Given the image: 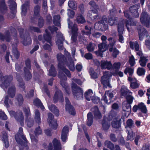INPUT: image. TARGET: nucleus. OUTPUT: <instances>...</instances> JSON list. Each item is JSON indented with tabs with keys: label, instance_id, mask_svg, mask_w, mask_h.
<instances>
[{
	"label": "nucleus",
	"instance_id": "nucleus-9",
	"mask_svg": "<svg viewBox=\"0 0 150 150\" xmlns=\"http://www.w3.org/2000/svg\"><path fill=\"white\" fill-rule=\"evenodd\" d=\"M132 110L134 112H136L137 110L140 111L144 114H146L147 112L146 105L142 102L139 103L137 105H134L133 107Z\"/></svg>",
	"mask_w": 150,
	"mask_h": 150
},
{
	"label": "nucleus",
	"instance_id": "nucleus-25",
	"mask_svg": "<svg viewBox=\"0 0 150 150\" xmlns=\"http://www.w3.org/2000/svg\"><path fill=\"white\" fill-rule=\"evenodd\" d=\"M137 22L134 20L132 18L129 19V20L126 19L125 21V26L127 30L129 32L130 30L129 26H135L136 25Z\"/></svg>",
	"mask_w": 150,
	"mask_h": 150
},
{
	"label": "nucleus",
	"instance_id": "nucleus-28",
	"mask_svg": "<svg viewBox=\"0 0 150 150\" xmlns=\"http://www.w3.org/2000/svg\"><path fill=\"white\" fill-rule=\"evenodd\" d=\"M108 96L109 98V102H108V100L107 99V98L105 94L101 98V100H103L105 103L109 104L111 102L112 98L114 97V95L112 93H110L108 94Z\"/></svg>",
	"mask_w": 150,
	"mask_h": 150
},
{
	"label": "nucleus",
	"instance_id": "nucleus-40",
	"mask_svg": "<svg viewBox=\"0 0 150 150\" xmlns=\"http://www.w3.org/2000/svg\"><path fill=\"white\" fill-rule=\"evenodd\" d=\"M12 52L14 57L16 59H18L19 57L20 54L17 49V47H13Z\"/></svg>",
	"mask_w": 150,
	"mask_h": 150
},
{
	"label": "nucleus",
	"instance_id": "nucleus-62",
	"mask_svg": "<svg viewBox=\"0 0 150 150\" xmlns=\"http://www.w3.org/2000/svg\"><path fill=\"white\" fill-rule=\"evenodd\" d=\"M88 51L89 52L93 51L94 50V46L93 44L90 42L86 47Z\"/></svg>",
	"mask_w": 150,
	"mask_h": 150
},
{
	"label": "nucleus",
	"instance_id": "nucleus-35",
	"mask_svg": "<svg viewBox=\"0 0 150 150\" xmlns=\"http://www.w3.org/2000/svg\"><path fill=\"white\" fill-rule=\"evenodd\" d=\"M33 104L36 106L40 107L42 109H43L45 108V107L40 100L38 98H36L33 101Z\"/></svg>",
	"mask_w": 150,
	"mask_h": 150
},
{
	"label": "nucleus",
	"instance_id": "nucleus-10",
	"mask_svg": "<svg viewBox=\"0 0 150 150\" xmlns=\"http://www.w3.org/2000/svg\"><path fill=\"white\" fill-rule=\"evenodd\" d=\"M96 64L98 66H99L100 64V67L102 69H107L109 70L112 69V67L111 62L110 61H108L107 60H102L100 62L98 60L96 62Z\"/></svg>",
	"mask_w": 150,
	"mask_h": 150
},
{
	"label": "nucleus",
	"instance_id": "nucleus-32",
	"mask_svg": "<svg viewBox=\"0 0 150 150\" xmlns=\"http://www.w3.org/2000/svg\"><path fill=\"white\" fill-rule=\"evenodd\" d=\"M117 114L115 112H112L109 113L108 116L106 117V118L110 122L112 120H117L118 117H117Z\"/></svg>",
	"mask_w": 150,
	"mask_h": 150
},
{
	"label": "nucleus",
	"instance_id": "nucleus-16",
	"mask_svg": "<svg viewBox=\"0 0 150 150\" xmlns=\"http://www.w3.org/2000/svg\"><path fill=\"white\" fill-rule=\"evenodd\" d=\"M11 114L14 116V118L17 122H20L21 123L22 122H23L24 120V116L23 113L21 111L16 112L11 111Z\"/></svg>",
	"mask_w": 150,
	"mask_h": 150
},
{
	"label": "nucleus",
	"instance_id": "nucleus-27",
	"mask_svg": "<svg viewBox=\"0 0 150 150\" xmlns=\"http://www.w3.org/2000/svg\"><path fill=\"white\" fill-rule=\"evenodd\" d=\"M0 40L2 41L5 40L6 42H10L11 38L9 32L8 31L5 35H4L1 33H0Z\"/></svg>",
	"mask_w": 150,
	"mask_h": 150
},
{
	"label": "nucleus",
	"instance_id": "nucleus-30",
	"mask_svg": "<svg viewBox=\"0 0 150 150\" xmlns=\"http://www.w3.org/2000/svg\"><path fill=\"white\" fill-rule=\"evenodd\" d=\"M50 110L53 113H54L56 116L58 117L59 115V111L57 107L55 105L52 104L48 106Z\"/></svg>",
	"mask_w": 150,
	"mask_h": 150
},
{
	"label": "nucleus",
	"instance_id": "nucleus-6",
	"mask_svg": "<svg viewBox=\"0 0 150 150\" xmlns=\"http://www.w3.org/2000/svg\"><path fill=\"white\" fill-rule=\"evenodd\" d=\"M62 146L59 140L54 138L52 143L50 142L47 147V150H62ZM41 150H45L42 149Z\"/></svg>",
	"mask_w": 150,
	"mask_h": 150
},
{
	"label": "nucleus",
	"instance_id": "nucleus-22",
	"mask_svg": "<svg viewBox=\"0 0 150 150\" xmlns=\"http://www.w3.org/2000/svg\"><path fill=\"white\" fill-rule=\"evenodd\" d=\"M69 131V127L67 125L64 126L62 129L61 137L62 142H66Z\"/></svg>",
	"mask_w": 150,
	"mask_h": 150
},
{
	"label": "nucleus",
	"instance_id": "nucleus-23",
	"mask_svg": "<svg viewBox=\"0 0 150 150\" xmlns=\"http://www.w3.org/2000/svg\"><path fill=\"white\" fill-rule=\"evenodd\" d=\"M122 117H118L117 120H113L111 122V125L112 127L116 129H119L121 127V121Z\"/></svg>",
	"mask_w": 150,
	"mask_h": 150
},
{
	"label": "nucleus",
	"instance_id": "nucleus-18",
	"mask_svg": "<svg viewBox=\"0 0 150 150\" xmlns=\"http://www.w3.org/2000/svg\"><path fill=\"white\" fill-rule=\"evenodd\" d=\"M91 110L93 114L95 119L97 120L102 118V115L97 106H94L91 109Z\"/></svg>",
	"mask_w": 150,
	"mask_h": 150
},
{
	"label": "nucleus",
	"instance_id": "nucleus-52",
	"mask_svg": "<svg viewBox=\"0 0 150 150\" xmlns=\"http://www.w3.org/2000/svg\"><path fill=\"white\" fill-rule=\"evenodd\" d=\"M43 37L44 39L47 41V42L50 43L51 45L52 42V36L51 35H43Z\"/></svg>",
	"mask_w": 150,
	"mask_h": 150
},
{
	"label": "nucleus",
	"instance_id": "nucleus-38",
	"mask_svg": "<svg viewBox=\"0 0 150 150\" xmlns=\"http://www.w3.org/2000/svg\"><path fill=\"white\" fill-rule=\"evenodd\" d=\"M60 19V17L59 15L55 16L54 17L53 23L56 26H59L60 25V23L59 21Z\"/></svg>",
	"mask_w": 150,
	"mask_h": 150
},
{
	"label": "nucleus",
	"instance_id": "nucleus-11",
	"mask_svg": "<svg viewBox=\"0 0 150 150\" xmlns=\"http://www.w3.org/2000/svg\"><path fill=\"white\" fill-rule=\"evenodd\" d=\"M8 10V7L5 0H0V12L2 14H5ZM4 16L0 15V22L4 21Z\"/></svg>",
	"mask_w": 150,
	"mask_h": 150
},
{
	"label": "nucleus",
	"instance_id": "nucleus-3",
	"mask_svg": "<svg viewBox=\"0 0 150 150\" xmlns=\"http://www.w3.org/2000/svg\"><path fill=\"white\" fill-rule=\"evenodd\" d=\"M23 129L22 127H19L18 133L15 136V139L17 143L21 146L26 147L27 146L28 141L25 135L23 134Z\"/></svg>",
	"mask_w": 150,
	"mask_h": 150
},
{
	"label": "nucleus",
	"instance_id": "nucleus-55",
	"mask_svg": "<svg viewBox=\"0 0 150 150\" xmlns=\"http://www.w3.org/2000/svg\"><path fill=\"white\" fill-rule=\"evenodd\" d=\"M98 12L97 10H94L93 9L91 10V11H88V16L92 19V16H95V14L96 13Z\"/></svg>",
	"mask_w": 150,
	"mask_h": 150
},
{
	"label": "nucleus",
	"instance_id": "nucleus-20",
	"mask_svg": "<svg viewBox=\"0 0 150 150\" xmlns=\"http://www.w3.org/2000/svg\"><path fill=\"white\" fill-rule=\"evenodd\" d=\"M101 124L102 129L105 132H107L110 126V122L106 118L105 116H103Z\"/></svg>",
	"mask_w": 150,
	"mask_h": 150
},
{
	"label": "nucleus",
	"instance_id": "nucleus-58",
	"mask_svg": "<svg viewBox=\"0 0 150 150\" xmlns=\"http://www.w3.org/2000/svg\"><path fill=\"white\" fill-rule=\"evenodd\" d=\"M23 111L25 115L26 118L28 119L30 113L29 108L28 107L27 108H23Z\"/></svg>",
	"mask_w": 150,
	"mask_h": 150
},
{
	"label": "nucleus",
	"instance_id": "nucleus-7",
	"mask_svg": "<svg viewBox=\"0 0 150 150\" xmlns=\"http://www.w3.org/2000/svg\"><path fill=\"white\" fill-rule=\"evenodd\" d=\"M71 87L74 96L77 100L81 99L83 96V91L82 89L75 83H72Z\"/></svg>",
	"mask_w": 150,
	"mask_h": 150
},
{
	"label": "nucleus",
	"instance_id": "nucleus-33",
	"mask_svg": "<svg viewBox=\"0 0 150 150\" xmlns=\"http://www.w3.org/2000/svg\"><path fill=\"white\" fill-rule=\"evenodd\" d=\"M16 99L17 102L19 106H21L23 104L24 99L22 95L20 94H17L16 97Z\"/></svg>",
	"mask_w": 150,
	"mask_h": 150
},
{
	"label": "nucleus",
	"instance_id": "nucleus-48",
	"mask_svg": "<svg viewBox=\"0 0 150 150\" xmlns=\"http://www.w3.org/2000/svg\"><path fill=\"white\" fill-rule=\"evenodd\" d=\"M127 134V138L126 139V140L127 141H128L129 140L130 141L133 140L135 136V133L133 132L132 131L130 132H128Z\"/></svg>",
	"mask_w": 150,
	"mask_h": 150
},
{
	"label": "nucleus",
	"instance_id": "nucleus-14",
	"mask_svg": "<svg viewBox=\"0 0 150 150\" xmlns=\"http://www.w3.org/2000/svg\"><path fill=\"white\" fill-rule=\"evenodd\" d=\"M20 36L21 38L23 39L22 43L25 46H27L31 44L32 40L31 39L30 35H28L24 36L23 34V29L19 33Z\"/></svg>",
	"mask_w": 150,
	"mask_h": 150
},
{
	"label": "nucleus",
	"instance_id": "nucleus-42",
	"mask_svg": "<svg viewBox=\"0 0 150 150\" xmlns=\"http://www.w3.org/2000/svg\"><path fill=\"white\" fill-rule=\"evenodd\" d=\"M105 144L107 148L110 149L114 150L115 149L114 145L110 141H106L105 142Z\"/></svg>",
	"mask_w": 150,
	"mask_h": 150
},
{
	"label": "nucleus",
	"instance_id": "nucleus-12",
	"mask_svg": "<svg viewBox=\"0 0 150 150\" xmlns=\"http://www.w3.org/2000/svg\"><path fill=\"white\" fill-rule=\"evenodd\" d=\"M137 30L139 35V39L142 41L144 37H148L149 36L148 33L146 29L141 25L138 26Z\"/></svg>",
	"mask_w": 150,
	"mask_h": 150
},
{
	"label": "nucleus",
	"instance_id": "nucleus-63",
	"mask_svg": "<svg viewBox=\"0 0 150 150\" xmlns=\"http://www.w3.org/2000/svg\"><path fill=\"white\" fill-rule=\"evenodd\" d=\"M130 87L133 89H135L139 86V84L137 82H131L130 84Z\"/></svg>",
	"mask_w": 150,
	"mask_h": 150
},
{
	"label": "nucleus",
	"instance_id": "nucleus-64",
	"mask_svg": "<svg viewBox=\"0 0 150 150\" xmlns=\"http://www.w3.org/2000/svg\"><path fill=\"white\" fill-rule=\"evenodd\" d=\"M118 142L120 145L124 146L126 142L124 137L122 136L119 138V140H118Z\"/></svg>",
	"mask_w": 150,
	"mask_h": 150
},
{
	"label": "nucleus",
	"instance_id": "nucleus-49",
	"mask_svg": "<svg viewBox=\"0 0 150 150\" xmlns=\"http://www.w3.org/2000/svg\"><path fill=\"white\" fill-rule=\"evenodd\" d=\"M89 4L90 6V8L91 10H96L99 8L98 5L93 1H91L90 2Z\"/></svg>",
	"mask_w": 150,
	"mask_h": 150
},
{
	"label": "nucleus",
	"instance_id": "nucleus-54",
	"mask_svg": "<svg viewBox=\"0 0 150 150\" xmlns=\"http://www.w3.org/2000/svg\"><path fill=\"white\" fill-rule=\"evenodd\" d=\"M63 72L59 71V72L58 77L61 79V81H65L67 80V77L63 73Z\"/></svg>",
	"mask_w": 150,
	"mask_h": 150
},
{
	"label": "nucleus",
	"instance_id": "nucleus-37",
	"mask_svg": "<svg viewBox=\"0 0 150 150\" xmlns=\"http://www.w3.org/2000/svg\"><path fill=\"white\" fill-rule=\"evenodd\" d=\"M40 114L39 110H36L35 112V122L40 125L41 123Z\"/></svg>",
	"mask_w": 150,
	"mask_h": 150
},
{
	"label": "nucleus",
	"instance_id": "nucleus-17",
	"mask_svg": "<svg viewBox=\"0 0 150 150\" xmlns=\"http://www.w3.org/2000/svg\"><path fill=\"white\" fill-rule=\"evenodd\" d=\"M54 103H57L58 101L60 103H62L64 101L63 93L60 90L56 91L53 97Z\"/></svg>",
	"mask_w": 150,
	"mask_h": 150
},
{
	"label": "nucleus",
	"instance_id": "nucleus-61",
	"mask_svg": "<svg viewBox=\"0 0 150 150\" xmlns=\"http://www.w3.org/2000/svg\"><path fill=\"white\" fill-rule=\"evenodd\" d=\"M34 124V120L33 119H29L27 121V126L29 127H32Z\"/></svg>",
	"mask_w": 150,
	"mask_h": 150
},
{
	"label": "nucleus",
	"instance_id": "nucleus-41",
	"mask_svg": "<svg viewBox=\"0 0 150 150\" xmlns=\"http://www.w3.org/2000/svg\"><path fill=\"white\" fill-rule=\"evenodd\" d=\"M147 62V59L146 57L143 56L141 57L139 60V63L140 65L142 67H145Z\"/></svg>",
	"mask_w": 150,
	"mask_h": 150
},
{
	"label": "nucleus",
	"instance_id": "nucleus-44",
	"mask_svg": "<svg viewBox=\"0 0 150 150\" xmlns=\"http://www.w3.org/2000/svg\"><path fill=\"white\" fill-rule=\"evenodd\" d=\"M17 81L18 82L19 86L22 89L23 91H25V83L23 79L21 78H18Z\"/></svg>",
	"mask_w": 150,
	"mask_h": 150
},
{
	"label": "nucleus",
	"instance_id": "nucleus-2",
	"mask_svg": "<svg viewBox=\"0 0 150 150\" xmlns=\"http://www.w3.org/2000/svg\"><path fill=\"white\" fill-rule=\"evenodd\" d=\"M40 6L38 5L35 6L34 7V14L33 16H31L30 19L32 23H34L35 20L38 19L40 17L38 20V25L40 28H42L45 23L44 20L42 17L40 16Z\"/></svg>",
	"mask_w": 150,
	"mask_h": 150
},
{
	"label": "nucleus",
	"instance_id": "nucleus-53",
	"mask_svg": "<svg viewBox=\"0 0 150 150\" xmlns=\"http://www.w3.org/2000/svg\"><path fill=\"white\" fill-rule=\"evenodd\" d=\"M134 72V69L130 68H126L124 71V73L125 74H127L128 73H129V76H132Z\"/></svg>",
	"mask_w": 150,
	"mask_h": 150
},
{
	"label": "nucleus",
	"instance_id": "nucleus-24",
	"mask_svg": "<svg viewBox=\"0 0 150 150\" xmlns=\"http://www.w3.org/2000/svg\"><path fill=\"white\" fill-rule=\"evenodd\" d=\"M9 1L10 4L9 7L11 10V13L12 14L14 15L16 12V3L13 0H9Z\"/></svg>",
	"mask_w": 150,
	"mask_h": 150
},
{
	"label": "nucleus",
	"instance_id": "nucleus-43",
	"mask_svg": "<svg viewBox=\"0 0 150 150\" xmlns=\"http://www.w3.org/2000/svg\"><path fill=\"white\" fill-rule=\"evenodd\" d=\"M124 24L123 23H119L117 25V31L118 34H123L124 29Z\"/></svg>",
	"mask_w": 150,
	"mask_h": 150
},
{
	"label": "nucleus",
	"instance_id": "nucleus-45",
	"mask_svg": "<svg viewBox=\"0 0 150 150\" xmlns=\"http://www.w3.org/2000/svg\"><path fill=\"white\" fill-rule=\"evenodd\" d=\"M77 22L78 23H83L86 21L85 18L81 13L79 14L76 18Z\"/></svg>",
	"mask_w": 150,
	"mask_h": 150
},
{
	"label": "nucleus",
	"instance_id": "nucleus-26",
	"mask_svg": "<svg viewBox=\"0 0 150 150\" xmlns=\"http://www.w3.org/2000/svg\"><path fill=\"white\" fill-rule=\"evenodd\" d=\"M23 70L25 79L27 81L30 80L32 77L31 73L26 67H24Z\"/></svg>",
	"mask_w": 150,
	"mask_h": 150
},
{
	"label": "nucleus",
	"instance_id": "nucleus-56",
	"mask_svg": "<svg viewBox=\"0 0 150 150\" xmlns=\"http://www.w3.org/2000/svg\"><path fill=\"white\" fill-rule=\"evenodd\" d=\"M25 64L26 67L28 70L31 69V61L30 59L28 58L25 61Z\"/></svg>",
	"mask_w": 150,
	"mask_h": 150
},
{
	"label": "nucleus",
	"instance_id": "nucleus-36",
	"mask_svg": "<svg viewBox=\"0 0 150 150\" xmlns=\"http://www.w3.org/2000/svg\"><path fill=\"white\" fill-rule=\"evenodd\" d=\"M57 75V71L55 68L53 64L51 65L50 69L49 70V75L51 76L55 77Z\"/></svg>",
	"mask_w": 150,
	"mask_h": 150
},
{
	"label": "nucleus",
	"instance_id": "nucleus-31",
	"mask_svg": "<svg viewBox=\"0 0 150 150\" xmlns=\"http://www.w3.org/2000/svg\"><path fill=\"white\" fill-rule=\"evenodd\" d=\"M66 111L68 112L69 113L73 115H76V111L74 107L71 105H67L65 106Z\"/></svg>",
	"mask_w": 150,
	"mask_h": 150
},
{
	"label": "nucleus",
	"instance_id": "nucleus-8",
	"mask_svg": "<svg viewBox=\"0 0 150 150\" xmlns=\"http://www.w3.org/2000/svg\"><path fill=\"white\" fill-rule=\"evenodd\" d=\"M140 19L141 23L143 25L147 28L150 27V16L146 12H142Z\"/></svg>",
	"mask_w": 150,
	"mask_h": 150
},
{
	"label": "nucleus",
	"instance_id": "nucleus-46",
	"mask_svg": "<svg viewBox=\"0 0 150 150\" xmlns=\"http://www.w3.org/2000/svg\"><path fill=\"white\" fill-rule=\"evenodd\" d=\"M4 104L7 108L9 107V103L11 105H12L13 103V101L11 99H9L8 96H6L5 97V99L4 102Z\"/></svg>",
	"mask_w": 150,
	"mask_h": 150
},
{
	"label": "nucleus",
	"instance_id": "nucleus-60",
	"mask_svg": "<svg viewBox=\"0 0 150 150\" xmlns=\"http://www.w3.org/2000/svg\"><path fill=\"white\" fill-rule=\"evenodd\" d=\"M129 62L131 67L133 66L135 64V59L133 55H132L129 58Z\"/></svg>",
	"mask_w": 150,
	"mask_h": 150
},
{
	"label": "nucleus",
	"instance_id": "nucleus-21",
	"mask_svg": "<svg viewBox=\"0 0 150 150\" xmlns=\"http://www.w3.org/2000/svg\"><path fill=\"white\" fill-rule=\"evenodd\" d=\"M65 40L62 34L59 35L57 41L58 45V49L60 50H63L64 47L63 46V41Z\"/></svg>",
	"mask_w": 150,
	"mask_h": 150
},
{
	"label": "nucleus",
	"instance_id": "nucleus-50",
	"mask_svg": "<svg viewBox=\"0 0 150 150\" xmlns=\"http://www.w3.org/2000/svg\"><path fill=\"white\" fill-rule=\"evenodd\" d=\"M145 72L146 71L144 68L139 67L137 69V73L138 76H142L145 74Z\"/></svg>",
	"mask_w": 150,
	"mask_h": 150
},
{
	"label": "nucleus",
	"instance_id": "nucleus-39",
	"mask_svg": "<svg viewBox=\"0 0 150 150\" xmlns=\"http://www.w3.org/2000/svg\"><path fill=\"white\" fill-rule=\"evenodd\" d=\"M134 126V122L131 119H129L126 121L125 128H129L131 129Z\"/></svg>",
	"mask_w": 150,
	"mask_h": 150
},
{
	"label": "nucleus",
	"instance_id": "nucleus-4",
	"mask_svg": "<svg viewBox=\"0 0 150 150\" xmlns=\"http://www.w3.org/2000/svg\"><path fill=\"white\" fill-rule=\"evenodd\" d=\"M112 6L113 8L110 10V15L108 16L109 24L111 26L117 25L118 19V17L116 16L117 13V10L113 5Z\"/></svg>",
	"mask_w": 150,
	"mask_h": 150
},
{
	"label": "nucleus",
	"instance_id": "nucleus-34",
	"mask_svg": "<svg viewBox=\"0 0 150 150\" xmlns=\"http://www.w3.org/2000/svg\"><path fill=\"white\" fill-rule=\"evenodd\" d=\"M8 94L11 98H13L16 93V88L15 86H11L8 90Z\"/></svg>",
	"mask_w": 150,
	"mask_h": 150
},
{
	"label": "nucleus",
	"instance_id": "nucleus-59",
	"mask_svg": "<svg viewBox=\"0 0 150 150\" xmlns=\"http://www.w3.org/2000/svg\"><path fill=\"white\" fill-rule=\"evenodd\" d=\"M30 30L34 32H36L37 33H41V30L40 29L37 27L33 26H30L29 27Z\"/></svg>",
	"mask_w": 150,
	"mask_h": 150
},
{
	"label": "nucleus",
	"instance_id": "nucleus-19",
	"mask_svg": "<svg viewBox=\"0 0 150 150\" xmlns=\"http://www.w3.org/2000/svg\"><path fill=\"white\" fill-rule=\"evenodd\" d=\"M110 76L108 74H104L101 78L100 81L103 86L107 87L108 86L111 88V86L109 83Z\"/></svg>",
	"mask_w": 150,
	"mask_h": 150
},
{
	"label": "nucleus",
	"instance_id": "nucleus-51",
	"mask_svg": "<svg viewBox=\"0 0 150 150\" xmlns=\"http://www.w3.org/2000/svg\"><path fill=\"white\" fill-rule=\"evenodd\" d=\"M128 90L124 86H122L120 89V94L122 96H126L128 93Z\"/></svg>",
	"mask_w": 150,
	"mask_h": 150
},
{
	"label": "nucleus",
	"instance_id": "nucleus-47",
	"mask_svg": "<svg viewBox=\"0 0 150 150\" xmlns=\"http://www.w3.org/2000/svg\"><path fill=\"white\" fill-rule=\"evenodd\" d=\"M76 3L74 0H70L68 3L69 6L71 8L75 10L76 8Z\"/></svg>",
	"mask_w": 150,
	"mask_h": 150
},
{
	"label": "nucleus",
	"instance_id": "nucleus-13",
	"mask_svg": "<svg viewBox=\"0 0 150 150\" xmlns=\"http://www.w3.org/2000/svg\"><path fill=\"white\" fill-rule=\"evenodd\" d=\"M140 7V4H138L130 7L129 8L131 16L133 17L138 18L139 14L138 12V9Z\"/></svg>",
	"mask_w": 150,
	"mask_h": 150
},
{
	"label": "nucleus",
	"instance_id": "nucleus-15",
	"mask_svg": "<svg viewBox=\"0 0 150 150\" xmlns=\"http://www.w3.org/2000/svg\"><path fill=\"white\" fill-rule=\"evenodd\" d=\"M54 118V116L52 114L49 113L48 114L47 120L49 125L52 129L56 130L57 128V121L56 120H53Z\"/></svg>",
	"mask_w": 150,
	"mask_h": 150
},
{
	"label": "nucleus",
	"instance_id": "nucleus-29",
	"mask_svg": "<svg viewBox=\"0 0 150 150\" xmlns=\"http://www.w3.org/2000/svg\"><path fill=\"white\" fill-rule=\"evenodd\" d=\"M93 121V116L92 112H89L87 114V124L88 126H91L92 125Z\"/></svg>",
	"mask_w": 150,
	"mask_h": 150
},
{
	"label": "nucleus",
	"instance_id": "nucleus-1",
	"mask_svg": "<svg viewBox=\"0 0 150 150\" xmlns=\"http://www.w3.org/2000/svg\"><path fill=\"white\" fill-rule=\"evenodd\" d=\"M57 59L58 62L57 67L60 71H62L69 78L71 77V74L69 70L66 68L65 66L66 64L68 67L69 69L72 71H74L75 70V67L74 62L71 61L68 62L67 58L63 55H57Z\"/></svg>",
	"mask_w": 150,
	"mask_h": 150
},
{
	"label": "nucleus",
	"instance_id": "nucleus-57",
	"mask_svg": "<svg viewBox=\"0 0 150 150\" xmlns=\"http://www.w3.org/2000/svg\"><path fill=\"white\" fill-rule=\"evenodd\" d=\"M34 133L35 134L36 136L42 134V130L39 126L35 128L34 131Z\"/></svg>",
	"mask_w": 150,
	"mask_h": 150
},
{
	"label": "nucleus",
	"instance_id": "nucleus-5",
	"mask_svg": "<svg viewBox=\"0 0 150 150\" xmlns=\"http://www.w3.org/2000/svg\"><path fill=\"white\" fill-rule=\"evenodd\" d=\"M13 79L11 75L3 76L2 72L0 70V85L4 86L6 88L9 85Z\"/></svg>",
	"mask_w": 150,
	"mask_h": 150
}]
</instances>
